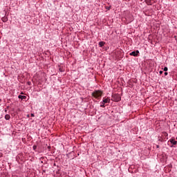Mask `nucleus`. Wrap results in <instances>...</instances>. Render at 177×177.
<instances>
[{"label": "nucleus", "mask_w": 177, "mask_h": 177, "mask_svg": "<svg viewBox=\"0 0 177 177\" xmlns=\"http://www.w3.org/2000/svg\"><path fill=\"white\" fill-rule=\"evenodd\" d=\"M1 20L3 23H6V21H8V17H3L1 18Z\"/></svg>", "instance_id": "8"}, {"label": "nucleus", "mask_w": 177, "mask_h": 177, "mask_svg": "<svg viewBox=\"0 0 177 177\" xmlns=\"http://www.w3.org/2000/svg\"><path fill=\"white\" fill-rule=\"evenodd\" d=\"M139 50H137L136 51H132L131 53H129L130 56H133L134 57H138V56H139Z\"/></svg>", "instance_id": "5"}, {"label": "nucleus", "mask_w": 177, "mask_h": 177, "mask_svg": "<svg viewBox=\"0 0 177 177\" xmlns=\"http://www.w3.org/2000/svg\"><path fill=\"white\" fill-rule=\"evenodd\" d=\"M164 74H165V76L168 75V73L167 72H165Z\"/></svg>", "instance_id": "13"}, {"label": "nucleus", "mask_w": 177, "mask_h": 177, "mask_svg": "<svg viewBox=\"0 0 177 177\" xmlns=\"http://www.w3.org/2000/svg\"><path fill=\"white\" fill-rule=\"evenodd\" d=\"M111 100H113V102H120V100H121V96L120 94H113Z\"/></svg>", "instance_id": "2"}, {"label": "nucleus", "mask_w": 177, "mask_h": 177, "mask_svg": "<svg viewBox=\"0 0 177 177\" xmlns=\"http://www.w3.org/2000/svg\"><path fill=\"white\" fill-rule=\"evenodd\" d=\"M21 95H24V93H23V92H21Z\"/></svg>", "instance_id": "18"}, {"label": "nucleus", "mask_w": 177, "mask_h": 177, "mask_svg": "<svg viewBox=\"0 0 177 177\" xmlns=\"http://www.w3.org/2000/svg\"><path fill=\"white\" fill-rule=\"evenodd\" d=\"M30 116H31V117H35V115H34V113H31V114H30Z\"/></svg>", "instance_id": "12"}, {"label": "nucleus", "mask_w": 177, "mask_h": 177, "mask_svg": "<svg viewBox=\"0 0 177 177\" xmlns=\"http://www.w3.org/2000/svg\"><path fill=\"white\" fill-rule=\"evenodd\" d=\"M28 85H31V82H28Z\"/></svg>", "instance_id": "16"}, {"label": "nucleus", "mask_w": 177, "mask_h": 177, "mask_svg": "<svg viewBox=\"0 0 177 177\" xmlns=\"http://www.w3.org/2000/svg\"><path fill=\"white\" fill-rule=\"evenodd\" d=\"M37 145H33L32 149L35 151H37Z\"/></svg>", "instance_id": "10"}, {"label": "nucleus", "mask_w": 177, "mask_h": 177, "mask_svg": "<svg viewBox=\"0 0 177 177\" xmlns=\"http://www.w3.org/2000/svg\"><path fill=\"white\" fill-rule=\"evenodd\" d=\"M5 120H10V115L6 114V115H5Z\"/></svg>", "instance_id": "9"}, {"label": "nucleus", "mask_w": 177, "mask_h": 177, "mask_svg": "<svg viewBox=\"0 0 177 177\" xmlns=\"http://www.w3.org/2000/svg\"><path fill=\"white\" fill-rule=\"evenodd\" d=\"M169 142L172 144V145H170V147H174V146H176L177 141L174 139V138H171L170 140H168L167 145H169Z\"/></svg>", "instance_id": "3"}, {"label": "nucleus", "mask_w": 177, "mask_h": 177, "mask_svg": "<svg viewBox=\"0 0 177 177\" xmlns=\"http://www.w3.org/2000/svg\"><path fill=\"white\" fill-rule=\"evenodd\" d=\"M102 95H103V92L100 90H95L92 93V96L95 97V99H98V97H102Z\"/></svg>", "instance_id": "1"}, {"label": "nucleus", "mask_w": 177, "mask_h": 177, "mask_svg": "<svg viewBox=\"0 0 177 177\" xmlns=\"http://www.w3.org/2000/svg\"><path fill=\"white\" fill-rule=\"evenodd\" d=\"M162 73H163L162 71H159V73H160V75L162 74Z\"/></svg>", "instance_id": "15"}, {"label": "nucleus", "mask_w": 177, "mask_h": 177, "mask_svg": "<svg viewBox=\"0 0 177 177\" xmlns=\"http://www.w3.org/2000/svg\"><path fill=\"white\" fill-rule=\"evenodd\" d=\"M156 149H160V145H156Z\"/></svg>", "instance_id": "14"}, {"label": "nucleus", "mask_w": 177, "mask_h": 177, "mask_svg": "<svg viewBox=\"0 0 177 177\" xmlns=\"http://www.w3.org/2000/svg\"><path fill=\"white\" fill-rule=\"evenodd\" d=\"M18 99H21V100H26L27 99V96L25 95H19Z\"/></svg>", "instance_id": "6"}, {"label": "nucleus", "mask_w": 177, "mask_h": 177, "mask_svg": "<svg viewBox=\"0 0 177 177\" xmlns=\"http://www.w3.org/2000/svg\"><path fill=\"white\" fill-rule=\"evenodd\" d=\"M28 118H30V115H27Z\"/></svg>", "instance_id": "19"}, {"label": "nucleus", "mask_w": 177, "mask_h": 177, "mask_svg": "<svg viewBox=\"0 0 177 177\" xmlns=\"http://www.w3.org/2000/svg\"><path fill=\"white\" fill-rule=\"evenodd\" d=\"M105 44L106 43L104 41H100L98 43V45H99L100 48H103V46H104Z\"/></svg>", "instance_id": "7"}, {"label": "nucleus", "mask_w": 177, "mask_h": 177, "mask_svg": "<svg viewBox=\"0 0 177 177\" xmlns=\"http://www.w3.org/2000/svg\"><path fill=\"white\" fill-rule=\"evenodd\" d=\"M108 10H110V7L106 8Z\"/></svg>", "instance_id": "17"}, {"label": "nucleus", "mask_w": 177, "mask_h": 177, "mask_svg": "<svg viewBox=\"0 0 177 177\" xmlns=\"http://www.w3.org/2000/svg\"><path fill=\"white\" fill-rule=\"evenodd\" d=\"M163 71H168V67L165 66L164 68H163Z\"/></svg>", "instance_id": "11"}, {"label": "nucleus", "mask_w": 177, "mask_h": 177, "mask_svg": "<svg viewBox=\"0 0 177 177\" xmlns=\"http://www.w3.org/2000/svg\"><path fill=\"white\" fill-rule=\"evenodd\" d=\"M106 103H110V100L109 98H103L102 102H100V107L104 108Z\"/></svg>", "instance_id": "4"}, {"label": "nucleus", "mask_w": 177, "mask_h": 177, "mask_svg": "<svg viewBox=\"0 0 177 177\" xmlns=\"http://www.w3.org/2000/svg\"><path fill=\"white\" fill-rule=\"evenodd\" d=\"M176 140H177V137H176Z\"/></svg>", "instance_id": "20"}]
</instances>
